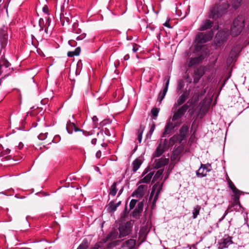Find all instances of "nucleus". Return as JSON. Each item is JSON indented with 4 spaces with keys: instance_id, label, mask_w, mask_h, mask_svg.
<instances>
[{
    "instance_id": "obj_12",
    "label": "nucleus",
    "mask_w": 249,
    "mask_h": 249,
    "mask_svg": "<svg viewBox=\"0 0 249 249\" xmlns=\"http://www.w3.org/2000/svg\"><path fill=\"white\" fill-rule=\"evenodd\" d=\"M136 241L133 239H129L125 241L122 247L124 249H133L136 245Z\"/></svg>"
},
{
    "instance_id": "obj_37",
    "label": "nucleus",
    "mask_w": 249,
    "mask_h": 249,
    "mask_svg": "<svg viewBox=\"0 0 249 249\" xmlns=\"http://www.w3.org/2000/svg\"><path fill=\"white\" fill-rule=\"evenodd\" d=\"M143 131V129L141 128L140 129H139V130L138 131V139L139 142L140 143L142 141Z\"/></svg>"
},
{
    "instance_id": "obj_42",
    "label": "nucleus",
    "mask_w": 249,
    "mask_h": 249,
    "mask_svg": "<svg viewBox=\"0 0 249 249\" xmlns=\"http://www.w3.org/2000/svg\"><path fill=\"white\" fill-rule=\"evenodd\" d=\"M10 152V150L8 148H7L4 151H2L0 153V156L2 157L6 155L9 154Z\"/></svg>"
},
{
    "instance_id": "obj_46",
    "label": "nucleus",
    "mask_w": 249,
    "mask_h": 249,
    "mask_svg": "<svg viewBox=\"0 0 249 249\" xmlns=\"http://www.w3.org/2000/svg\"><path fill=\"white\" fill-rule=\"evenodd\" d=\"M155 125L154 124H153L151 126V128H150V134L151 135L153 132H154V130H155Z\"/></svg>"
},
{
    "instance_id": "obj_11",
    "label": "nucleus",
    "mask_w": 249,
    "mask_h": 249,
    "mask_svg": "<svg viewBox=\"0 0 249 249\" xmlns=\"http://www.w3.org/2000/svg\"><path fill=\"white\" fill-rule=\"evenodd\" d=\"M165 80H166V82L165 83V86L163 90L160 92L158 96V100L160 102H161L162 100L164 99L166 92L168 90V88L169 84V81H170V77L168 76H166L165 77Z\"/></svg>"
},
{
    "instance_id": "obj_38",
    "label": "nucleus",
    "mask_w": 249,
    "mask_h": 249,
    "mask_svg": "<svg viewBox=\"0 0 249 249\" xmlns=\"http://www.w3.org/2000/svg\"><path fill=\"white\" fill-rule=\"evenodd\" d=\"M152 114L154 117H157L159 112V109L157 108H154L151 110Z\"/></svg>"
},
{
    "instance_id": "obj_53",
    "label": "nucleus",
    "mask_w": 249,
    "mask_h": 249,
    "mask_svg": "<svg viewBox=\"0 0 249 249\" xmlns=\"http://www.w3.org/2000/svg\"><path fill=\"white\" fill-rule=\"evenodd\" d=\"M123 191V188H122V189H120V191H119V193H118V196H120V195L122 194V193Z\"/></svg>"
},
{
    "instance_id": "obj_33",
    "label": "nucleus",
    "mask_w": 249,
    "mask_h": 249,
    "mask_svg": "<svg viewBox=\"0 0 249 249\" xmlns=\"http://www.w3.org/2000/svg\"><path fill=\"white\" fill-rule=\"evenodd\" d=\"M167 163V162L166 159H160L156 163V166L158 167H160L165 165Z\"/></svg>"
},
{
    "instance_id": "obj_62",
    "label": "nucleus",
    "mask_w": 249,
    "mask_h": 249,
    "mask_svg": "<svg viewBox=\"0 0 249 249\" xmlns=\"http://www.w3.org/2000/svg\"><path fill=\"white\" fill-rule=\"evenodd\" d=\"M40 30H43V28H42V27H41Z\"/></svg>"
},
{
    "instance_id": "obj_16",
    "label": "nucleus",
    "mask_w": 249,
    "mask_h": 249,
    "mask_svg": "<svg viewBox=\"0 0 249 249\" xmlns=\"http://www.w3.org/2000/svg\"><path fill=\"white\" fill-rule=\"evenodd\" d=\"M121 238L120 237V234H119L118 232L116 231H111L106 237V239H104V242H106L107 240L112 241L113 240H117V239Z\"/></svg>"
},
{
    "instance_id": "obj_3",
    "label": "nucleus",
    "mask_w": 249,
    "mask_h": 249,
    "mask_svg": "<svg viewBox=\"0 0 249 249\" xmlns=\"http://www.w3.org/2000/svg\"><path fill=\"white\" fill-rule=\"evenodd\" d=\"M213 35V33L212 31H210L207 34H204L203 33H199L196 36V42L197 44L205 43L211 40Z\"/></svg>"
},
{
    "instance_id": "obj_61",
    "label": "nucleus",
    "mask_w": 249,
    "mask_h": 249,
    "mask_svg": "<svg viewBox=\"0 0 249 249\" xmlns=\"http://www.w3.org/2000/svg\"><path fill=\"white\" fill-rule=\"evenodd\" d=\"M80 64H81V62H78L77 64V65L80 66Z\"/></svg>"
},
{
    "instance_id": "obj_27",
    "label": "nucleus",
    "mask_w": 249,
    "mask_h": 249,
    "mask_svg": "<svg viewBox=\"0 0 249 249\" xmlns=\"http://www.w3.org/2000/svg\"><path fill=\"white\" fill-rule=\"evenodd\" d=\"M67 15V14H66L65 16L63 15L62 16L60 17L61 22L62 24H63V25H64L65 24V22L67 24H69V23L71 21V17H69L68 16H66Z\"/></svg>"
},
{
    "instance_id": "obj_41",
    "label": "nucleus",
    "mask_w": 249,
    "mask_h": 249,
    "mask_svg": "<svg viewBox=\"0 0 249 249\" xmlns=\"http://www.w3.org/2000/svg\"><path fill=\"white\" fill-rule=\"evenodd\" d=\"M86 37V34L82 33L76 37L77 40H81L84 39Z\"/></svg>"
},
{
    "instance_id": "obj_4",
    "label": "nucleus",
    "mask_w": 249,
    "mask_h": 249,
    "mask_svg": "<svg viewBox=\"0 0 249 249\" xmlns=\"http://www.w3.org/2000/svg\"><path fill=\"white\" fill-rule=\"evenodd\" d=\"M132 227V225L130 222H127L121 225L119 228L120 237L123 238L128 235L131 231Z\"/></svg>"
},
{
    "instance_id": "obj_7",
    "label": "nucleus",
    "mask_w": 249,
    "mask_h": 249,
    "mask_svg": "<svg viewBox=\"0 0 249 249\" xmlns=\"http://www.w3.org/2000/svg\"><path fill=\"white\" fill-rule=\"evenodd\" d=\"M211 170V165L201 164L199 168L196 171V175L198 178H203L207 175L208 172Z\"/></svg>"
},
{
    "instance_id": "obj_63",
    "label": "nucleus",
    "mask_w": 249,
    "mask_h": 249,
    "mask_svg": "<svg viewBox=\"0 0 249 249\" xmlns=\"http://www.w3.org/2000/svg\"><path fill=\"white\" fill-rule=\"evenodd\" d=\"M2 1V0H0V3Z\"/></svg>"
},
{
    "instance_id": "obj_60",
    "label": "nucleus",
    "mask_w": 249,
    "mask_h": 249,
    "mask_svg": "<svg viewBox=\"0 0 249 249\" xmlns=\"http://www.w3.org/2000/svg\"><path fill=\"white\" fill-rule=\"evenodd\" d=\"M112 244H113V243H111V244H108V248H109V247H110Z\"/></svg>"
},
{
    "instance_id": "obj_34",
    "label": "nucleus",
    "mask_w": 249,
    "mask_h": 249,
    "mask_svg": "<svg viewBox=\"0 0 249 249\" xmlns=\"http://www.w3.org/2000/svg\"><path fill=\"white\" fill-rule=\"evenodd\" d=\"M98 139L99 141L103 142L104 141V133L103 130H100L99 132H97V135Z\"/></svg>"
},
{
    "instance_id": "obj_18",
    "label": "nucleus",
    "mask_w": 249,
    "mask_h": 249,
    "mask_svg": "<svg viewBox=\"0 0 249 249\" xmlns=\"http://www.w3.org/2000/svg\"><path fill=\"white\" fill-rule=\"evenodd\" d=\"M195 76L194 77V82L196 83L203 74V71L201 69H197L194 71Z\"/></svg>"
},
{
    "instance_id": "obj_17",
    "label": "nucleus",
    "mask_w": 249,
    "mask_h": 249,
    "mask_svg": "<svg viewBox=\"0 0 249 249\" xmlns=\"http://www.w3.org/2000/svg\"><path fill=\"white\" fill-rule=\"evenodd\" d=\"M121 202L119 201L117 203H115L113 201H111L107 206V209L108 212L110 213L115 212L117 207L121 204Z\"/></svg>"
},
{
    "instance_id": "obj_23",
    "label": "nucleus",
    "mask_w": 249,
    "mask_h": 249,
    "mask_svg": "<svg viewBox=\"0 0 249 249\" xmlns=\"http://www.w3.org/2000/svg\"><path fill=\"white\" fill-rule=\"evenodd\" d=\"M118 182H114L110 186L109 190V194L112 196H115L117 192L118 189H117V185Z\"/></svg>"
},
{
    "instance_id": "obj_58",
    "label": "nucleus",
    "mask_w": 249,
    "mask_h": 249,
    "mask_svg": "<svg viewBox=\"0 0 249 249\" xmlns=\"http://www.w3.org/2000/svg\"><path fill=\"white\" fill-rule=\"evenodd\" d=\"M140 204H139V207H140V209H141V211H142V205L141 204V206H140Z\"/></svg>"
},
{
    "instance_id": "obj_52",
    "label": "nucleus",
    "mask_w": 249,
    "mask_h": 249,
    "mask_svg": "<svg viewBox=\"0 0 249 249\" xmlns=\"http://www.w3.org/2000/svg\"><path fill=\"white\" fill-rule=\"evenodd\" d=\"M92 119L93 122H95L98 120L97 117L96 116H93Z\"/></svg>"
},
{
    "instance_id": "obj_24",
    "label": "nucleus",
    "mask_w": 249,
    "mask_h": 249,
    "mask_svg": "<svg viewBox=\"0 0 249 249\" xmlns=\"http://www.w3.org/2000/svg\"><path fill=\"white\" fill-rule=\"evenodd\" d=\"M164 152V146L160 144L157 147L156 150L154 154L155 157H159Z\"/></svg>"
},
{
    "instance_id": "obj_21",
    "label": "nucleus",
    "mask_w": 249,
    "mask_h": 249,
    "mask_svg": "<svg viewBox=\"0 0 249 249\" xmlns=\"http://www.w3.org/2000/svg\"><path fill=\"white\" fill-rule=\"evenodd\" d=\"M202 60V57L200 56L191 58L188 63V66L191 67L199 63Z\"/></svg>"
},
{
    "instance_id": "obj_30",
    "label": "nucleus",
    "mask_w": 249,
    "mask_h": 249,
    "mask_svg": "<svg viewBox=\"0 0 249 249\" xmlns=\"http://www.w3.org/2000/svg\"><path fill=\"white\" fill-rule=\"evenodd\" d=\"M88 242L87 240L85 239L83 240L77 249H87L88 248Z\"/></svg>"
},
{
    "instance_id": "obj_8",
    "label": "nucleus",
    "mask_w": 249,
    "mask_h": 249,
    "mask_svg": "<svg viewBox=\"0 0 249 249\" xmlns=\"http://www.w3.org/2000/svg\"><path fill=\"white\" fill-rule=\"evenodd\" d=\"M147 186L146 185H140L137 189L133 193L132 196L136 197H141L144 194V192L147 190Z\"/></svg>"
},
{
    "instance_id": "obj_15",
    "label": "nucleus",
    "mask_w": 249,
    "mask_h": 249,
    "mask_svg": "<svg viewBox=\"0 0 249 249\" xmlns=\"http://www.w3.org/2000/svg\"><path fill=\"white\" fill-rule=\"evenodd\" d=\"M189 95V92L188 91H185L183 92V93L179 96L178 99L177 100V103L175 104V106H180L182 105L187 100L188 96Z\"/></svg>"
},
{
    "instance_id": "obj_5",
    "label": "nucleus",
    "mask_w": 249,
    "mask_h": 249,
    "mask_svg": "<svg viewBox=\"0 0 249 249\" xmlns=\"http://www.w3.org/2000/svg\"><path fill=\"white\" fill-rule=\"evenodd\" d=\"M232 244L231 237L228 235H225L222 239L219 240L217 246L218 249H224L228 248Z\"/></svg>"
},
{
    "instance_id": "obj_22",
    "label": "nucleus",
    "mask_w": 249,
    "mask_h": 249,
    "mask_svg": "<svg viewBox=\"0 0 249 249\" xmlns=\"http://www.w3.org/2000/svg\"><path fill=\"white\" fill-rule=\"evenodd\" d=\"M142 161L140 159H137L132 163L133 170L134 172H136L141 166Z\"/></svg>"
},
{
    "instance_id": "obj_56",
    "label": "nucleus",
    "mask_w": 249,
    "mask_h": 249,
    "mask_svg": "<svg viewBox=\"0 0 249 249\" xmlns=\"http://www.w3.org/2000/svg\"><path fill=\"white\" fill-rule=\"evenodd\" d=\"M41 22H43V20L41 18V19H39V24H40V25H41Z\"/></svg>"
},
{
    "instance_id": "obj_32",
    "label": "nucleus",
    "mask_w": 249,
    "mask_h": 249,
    "mask_svg": "<svg viewBox=\"0 0 249 249\" xmlns=\"http://www.w3.org/2000/svg\"><path fill=\"white\" fill-rule=\"evenodd\" d=\"M243 0H231L232 5L234 8L237 9L239 7Z\"/></svg>"
},
{
    "instance_id": "obj_59",
    "label": "nucleus",
    "mask_w": 249,
    "mask_h": 249,
    "mask_svg": "<svg viewBox=\"0 0 249 249\" xmlns=\"http://www.w3.org/2000/svg\"><path fill=\"white\" fill-rule=\"evenodd\" d=\"M227 214V213H225V215H224L223 217L222 218V219H221V220H222V219H224V218L225 217V216H226V215Z\"/></svg>"
},
{
    "instance_id": "obj_43",
    "label": "nucleus",
    "mask_w": 249,
    "mask_h": 249,
    "mask_svg": "<svg viewBox=\"0 0 249 249\" xmlns=\"http://www.w3.org/2000/svg\"><path fill=\"white\" fill-rule=\"evenodd\" d=\"M50 23H51V20L48 18L47 20V21L46 23V25H47V26H49L50 25ZM48 28V27H47V28H45V31L46 33H47Z\"/></svg>"
},
{
    "instance_id": "obj_35",
    "label": "nucleus",
    "mask_w": 249,
    "mask_h": 249,
    "mask_svg": "<svg viewBox=\"0 0 249 249\" xmlns=\"http://www.w3.org/2000/svg\"><path fill=\"white\" fill-rule=\"evenodd\" d=\"M188 130V127L187 125H183L180 130V134L183 135L185 136L186 133H187Z\"/></svg>"
},
{
    "instance_id": "obj_9",
    "label": "nucleus",
    "mask_w": 249,
    "mask_h": 249,
    "mask_svg": "<svg viewBox=\"0 0 249 249\" xmlns=\"http://www.w3.org/2000/svg\"><path fill=\"white\" fill-rule=\"evenodd\" d=\"M229 35L228 30L226 29L221 32H218L215 36L216 41L217 44L220 43V42H223L226 40Z\"/></svg>"
},
{
    "instance_id": "obj_36",
    "label": "nucleus",
    "mask_w": 249,
    "mask_h": 249,
    "mask_svg": "<svg viewBox=\"0 0 249 249\" xmlns=\"http://www.w3.org/2000/svg\"><path fill=\"white\" fill-rule=\"evenodd\" d=\"M163 174V170H159L155 174L153 179L155 180L158 178H159L161 177L162 175Z\"/></svg>"
},
{
    "instance_id": "obj_13",
    "label": "nucleus",
    "mask_w": 249,
    "mask_h": 249,
    "mask_svg": "<svg viewBox=\"0 0 249 249\" xmlns=\"http://www.w3.org/2000/svg\"><path fill=\"white\" fill-rule=\"evenodd\" d=\"M161 189L162 185L156 183L153 187V189L151 193L150 196L155 194L154 200L157 199Z\"/></svg>"
},
{
    "instance_id": "obj_26",
    "label": "nucleus",
    "mask_w": 249,
    "mask_h": 249,
    "mask_svg": "<svg viewBox=\"0 0 249 249\" xmlns=\"http://www.w3.org/2000/svg\"><path fill=\"white\" fill-rule=\"evenodd\" d=\"M153 176V173L152 172H150L147 175H146L145 177H144L142 179H141L139 183H147L149 182L150 180L151 179L152 177Z\"/></svg>"
},
{
    "instance_id": "obj_39",
    "label": "nucleus",
    "mask_w": 249,
    "mask_h": 249,
    "mask_svg": "<svg viewBox=\"0 0 249 249\" xmlns=\"http://www.w3.org/2000/svg\"><path fill=\"white\" fill-rule=\"evenodd\" d=\"M137 201L135 199H132L130 201V202L129 203V207H130V209H132L135 207V206L137 203Z\"/></svg>"
},
{
    "instance_id": "obj_6",
    "label": "nucleus",
    "mask_w": 249,
    "mask_h": 249,
    "mask_svg": "<svg viewBox=\"0 0 249 249\" xmlns=\"http://www.w3.org/2000/svg\"><path fill=\"white\" fill-rule=\"evenodd\" d=\"M188 108L187 105L185 104L179 108L171 118L172 122H175L181 118Z\"/></svg>"
},
{
    "instance_id": "obj_20",
    "label": "nucleus",
    "mask_w": 249,
    "mask_h": 249,
    "mask_svg": "<svg viewBox=\"0 0 249 249\" xmlns=\"http://www.w3.org/2000/svg\"><path fill=\"white\" fill-rule=\"evenodd\" d=\"M10 66L9 62L5 59H2L0 61V74L4 71Z\"/></svg>"
},
{
    "instance_id": "obj_28",
    "label": "nucleus",
    "mask_w": 249,
    "mask_h": 249,
    "mask_svg": "<svg viewBox=\"0 0 249 249\" xmlns=\"http://www.w3.org/2000/svg\"><path fill=\"white\" fill-rule=\"evenodd\" d=\"M201 207L199 205L196 206L193 210V218L196 219L199 213Z\"/></svg>"
},
{
    "instance_id": "obj_47",
    "label": "nucleus",
    "mask_w": 249,
    "mask_h": 249,
    "mask_svg": "<svg viewBox=\"0 0 249 249\" xmlns=\"http://www.w3.org/2000/svg\"><path fill=\"white\" fill-rule=\"evenodd\" d=\"M101 156V152L100 151H98L96 153V157L97 159H99Z\"/></svg>"
},
{
    "instance_id": "obj_54",
    "label": "nucleus",
    "mask_w": 249,
    "mask_h": 249,
    "mask_svg": "<svg viewBox=\"0 0 249 249\" xmlns=\"http://www.w3.org/2000/svg\"><path fill=\"white\" fill-rule=\"evenodd\" d=\"M75 33L77 34H80L81 33V30L80 29H78L77 31H75Z\"/></svg>"
},
{
    "instance_id": "obj_19",
    "label": "nucleus",
    "mask_w": 249,
    "mask_h": 249,
    "mask_svg": "<svg viewBox=\"0 0 249 249\" xmlns=\"http://www.w3.org/2000/svg\"><path fill=\"white\" fill-rule=\"evenodd\" d=\"M177 124H176V123L174 124L171 122V121L170 120L165 126L163 134L166 135L169 134L170 132V131L173 129H174L176 126H177Z\"/></svg>"
},
{
    "instance_id": "obj_51",
    "label": "nucleus",
    "mask_w": 249,
    "mask_h": 249,
    "mask_svg": "<svg viewBox=\"0 0 249 249\" xmlns=\"http://www.w3.org/2000/svg\"><path fill=\"white\" fill-rule=\"evenodd\" d=\"M18 147H19V149H21V148H22L23 147V143H22L20 142V143H19V144H18Z\"/></svg>"
},
{
    "instance_id": "obj_44",
    "label": "nucleus",
    "mask_w": 249,
    "mask_h": 249,
    "mask_svg": "<svg viewBox=\"0 0 249 249\" xmlns=\"http://www.w3.org/2000/svg\"><path fill=\"white\" fill-rule=\"evenodd\" d=\"M138 49H139L138 45H137V44H135L133 46L132 51L134 53H135V52H136L138 50Z\"/></svg>"
},
{
    "instance_id": "obj_40",
    "label": "nucleus",
    "mask_w": 249,
    "mask_h": 249,
    "mask_svg": "<svg viewBox=\"0 0 249 249\" xmlns=\"http://www.w3.org/2000/svg\"><path fill=\"white\" fill-rule=\"evenodd\" d=\"M47 133H41L38 135V138L40 140H44L47 138Z\"/></svg>"
},
{
    "instance_id": "obj_1",
    "label": "nucleus",
    "mask_w": 249,
    "mask_h": 249,
    "mask_svg": "<svg viewBox=\"0 0 249 249\" xmlns=\"http://www.w3.org/2000/svg\"><path fill=\"white\" fill-rule=\"evenodd\" d=\"M245 27V19L242 16H238L233 21L231 33L232 36L239 35Z\"/></svg>"
},
{
    "instance_id": "obj_25",
    "label": "nucleus",
    "mask_w": 249,
    "mask_h": 249,
    "mask_svg": "<svg viewBox=\"0 0 249 249\" xmlns=\"http://www.w3.org/2000/svg\"><path fill=\"white\" fill-rule=\"evenodd\" d=\"M213 22H212L210 20H207L205 21L200 26V30L201 31L207 30L211 27L213 25Z\"/></svg>"
},
{
    "instance_id": "obj_2",
    "label": "nucleus",
    "mask_w": 249,
    "mask_h": 249,
    "mask_svg": "<svg viewBox=\"0 0 249 249\" xmlns=\"http://www.w3.org/2000/svg\"><path fill=\"white\" fill-rule=\"evenodd\" d=\"M228 7L229 4L226 1H222L219 5H216L212 8L210 11V17L212 18H216L221 16Z\"/></svg>"
},
{
    "instance_id": "obj_14",
    "label": "nucleus",
    "mask_w": 249,
    "mask_h": 249,
    "mask_svg": "<svg viewBox=\"0 0 249 249\" xmlns=\"http://www.w3.org/2000/svg\"><path fill=\"white\" fill-rule=\"evenodd\" d=\"M7 33L2 28H0V43L2 46H4L5 45L6 41L7 39Z\"/></svg>"
},
{
    "instance_id": "obj_45",
    "label": "nucleus",
    "mask_w": 249,
    "mask_h": 249,
    "mask_svg": "<svg viewBox=\"0 0 249 249\" xmlns=\"http://www.w3.org/2000/svg\"><path fill=\"white\" fill-rule=\"evenodd\" d=\"M104 135L106 134V135H107V136H110L111 134L109 132V131L108 129H107V128H105V131H104Z\"/></svg>"
},
{
    "instance_id": "obj_50",
    "label": "nucleus",
    "mask_w": 249,
    "mask_h": 249,
    "mask_svg": "<svg viewBox=\"0 0 249 249\" xmlns=\"http://www.w3.org/2000/svg\"><path fill=\"white\" fill-rule=\"evenodd\" d=\"M43 11L44 12L47 13L48 12V8L47 7H44L43 8Z\"/></svg>"
},
{
    "instance_id": "obj_48",
    "label": "nucleus",
    "mask_w": 249,
    "mask_h": 249,
    "mask_svg": "<svg viewBox=\"0 0 249 249\" xmlns=\"http://www.w3.org/2000/svg\"><path fill=\"white\" fill-rule=\"evenodd\" d=\"M97 142V138H94V139H93L92 140H91V143L92 144H94L95 145Z\"/></svg>"
},
{
    "instance_id": "obj_29",
    "label": "nucleus",
    "mask_w": 249,
    "mask_h": 249,
    "mask_svg": "<svg viewBox=\"0 0 249 249\" xmlns=\"http://www.w3.org/2000/svg\"><path fill=\"white\" fill-rule=\"evenodd\" d=\"M80 53V49L77 48L74 51H71L68 53V56L69 57H72L74 55H78Z\"/></svg>"
},
{
    "instance_id": "obj_49",
    "label": "nucleus",
    "mask_w": 249,
    "mask_h": 249,
    "mask_svg": "<svg viewBox=\"0 0 249 249\" xmlns=\"http://www.w3.org/2000/svg\"><path fill=\"white\" fill-rule=\"evenodd\" d=\"M129 55L128 54L125 55L124 57V60H127L129 59Z\"/></svg>"
},
{
    "instance_id": "obj_55",
    "label": "nucleus",
    "mask_w": 249,
    "mask_h": 249,
    "mask_svg": "<svg viewBox=\"0 0 249 249\" xmlns=\"http://www.w3.org/2000/svg\"><path fill=\"white\" fill-rule=\"evenodd\" d=\"M99 247V245L97 246H95V247H94L93 248H92V249H98V247Z\"/></svg>"
},
{
    "instance_id": "obj_31",
    "label": "nucleus",
    "mask_w": 249,
    "mask_h": 249,
    "mask_svg": "<svg viewBox=\"0 0 249 249\" xmlns=\"http://www.w3.org/2000/svg\"><path fill=\"white\" fill-rule=\"evenodd\" d=\"M73 127L74 128V129H75V131H78L77 129H75V126H74V124L73 123H71L70 122L69 123H68L67 124L66 128H67L68 132L69 134H71L72 133V128Z\"/></svg>"
},
{
    "instance_id": "obj_10",
    "label": "nucleus",
    "mask_w": 249,
    "mask_h": 249,
    "mask_svg": "<svg viewBox=\"0 0 249 249\" xmlns=\"http://www.w3.org/2000/svg\"><path fill=\"white\" fill-rule=\"evenodd\" d=\"M228 182L229 187L231 189V190L235 195V202H238L239 199L240 191L236 188L233 182L230 179H228Z\"/></svg>"
},
{
    "instance_id": "obj_57",
    "label": "nucleus",
    "mask_w": 249,
    "mask_h": 249,
    "mask_svg": "<svg viewBox=\"0 0 249 249\" xmlns=\"http://www.w3.org/2000/svg\"><path fill=\"white\" fill-rule=\"evenodd\" d=\"M164 26L169 27V26L168 25L167 23L164 24Z\"/></svg>"
}]
</instances>
